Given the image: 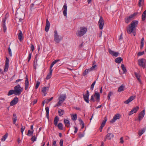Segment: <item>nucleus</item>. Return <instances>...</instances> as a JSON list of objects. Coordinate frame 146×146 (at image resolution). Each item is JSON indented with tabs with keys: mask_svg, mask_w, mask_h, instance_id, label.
<instances>
[{
	"mask_svg": "<svg viewBox=\"0 0 146 146\" xmlns=\"http://www.w3.org/2000/svg\"><path fill=\"white\" fill-rule=\"evenodd\" d=\"M138 23V21H137L135 20L132 21L131 24L128 26L127 28V33L130 34L132 33L133 35L134 36H135L136 33L135 31Z\"/></svg>",
	"mask_w": 146,
	"mask_h": 146,
	"instance_id": "obj_1",
	"label": "nucleus"
},
{
	"mask_svg": "<svg viewBox=\"0 0 146 146\" xmlns=\"http://www.w3.org/2000/svg\"><path fill=\"white\" fill-rule=\"evenodd\" d=\"M87 31V29L84 27H81L80 30L76 33V35L79 36H81L85 34Z\"/></svg>",
	"mask_w": 146,
	"mask_h": 146,
	"instance_id": "obj_2",
	"label": "nucleus"
},
{
	"mask_svg": "<svg viewBox=\"0 0 146 146\" xmlns=\"http://www.w3.org/2000/svg\"><path fill=\"white\" fill-rule=\"evenodd\" d=\"M14 89L15 94V95H19L23 90V89L19 84L14 87Z\"/></svg>",
	"mask_w": 146,
	"mask_h": 146,
	"instance_id": "obj_3",
	"label": "nucleus"
},
{
	"mask_svg": "<svg viewBox=\"0 0 146 146\" xmlns=\"http://www.w3.org/2000/svg\"><path fill=\"white\" fill-rule=\"evenodd\" d=\"M94 97L96 98V101L97 102H99L100 99V94L99 93H98L97 91H96L95 92L94 95H93L91 96L90 101L94 102L95 100L94 98Z\"/></svg>",
	"mask_w": 146,
	"mask_h": 146,
	"instance_id": "obj_4",
	"label": "nucleus"
},
{
	"mask_svg": "<svg viewBox=\"0 0 146 146\" xmlns=\"http://www.w3.org/2000/svg\"><path fill=\"white\" fill-rule=\"evenodd\" d=\"M54 40L57 43H59L61 40L62 38L57 33L56 31H54Z\"/></svg>",
	"mask_w": 146,
	"mask_h": 146,
	"instance_id": "obj_5",
	"label": "nucleus"
},
{
	"mask_svg": "<svg viewBox=\"0 0 146 146\" xmlns=\"http://www.w3.org/2000/svg\"><path fill=\"white\" fill-rule=\"evenodd\" d=\"M137 14V13H135L129 16L126 17L125 19V22L127 23H128L132 20L133 17Z\"/></svg>",
	"mask_w": 146,
	"mask_h": 146,
	"instance_id": "obj_6",
	"label": "nucleus"
},
{
	"mask_svg": "<svg viewBox=\"0 0 146 146\" xmlns=\"http://www.w3.org/2000/svg\"><path fill=\"white\" fill-rule=\"evenodd\" d=\"M138 62L139 66L143 68H145L146 60L144 58H142L139 59L138 60Z\"/></svg>",
	"mask_w": 146,
	"mask_h": 146,
	"instance_id": "obj_7",
	"label": "nucleus"
},
{
	"mask_svg": "<svg viewBox=\"0 0 146 146\" xmlns=\"http://www.w3.org/2000/svg\"><path fill=\"white\" fill-rule=\"evenodd\" d=\"M121 117V115L119 113H117L113 116L112 119L110 121L111 123H113L117 119H119Z\"/></svg>",
	"mask_w": 146,
	"mask_h": 146,
	"instance_id": "obj_8",
	"label": "nucleus"
},
{
	"mask_svg": "<svg viewBox=\"0 0 146 146\" xmlns=\"http://www.w3.org/2000/svg\"><path fill=\"white\" fill-rule=\"evenodd\" d=\"M99 28L100 29H102L103 28L104 25V20L102 17H100V19L98 22Z\"/></svg>",
	"mask_w": 146,
	"mask_h": 146,
	"instance_id": "obj_9",
	"label": "nucleus"
},
{
	"mask_svg": "<svg viewBox=\"0 0 146 146\" xmlns=\"http://www.w3.org/2000/svg\"><path fill=\"white\" fill-rule=\"evenodd\" d=\"M89 93L88 91L87 90L86 93V94H83V98L86 102L87 103H89Z\"/></svg>",
	"mask_w": 146,
	"mask_h": 146,
	"instance_id": "obj_10",
	"label": "nucleus"
},
{
	"mask_svg": "<svg viewBox=\"0 0 146 146\" xmlns=\"http://www.w3.org/2000/svg\"><path fill=\"white\" fill-rule=\"evenodd\" d=\"M9 60L8 58L6 57V60L5 61V67H4V71L5 72H6L8 70L9 67Z\"/></svg>",
	"mask_w": 146,
	"mask_h": 146,
	"instance_id": "obj_11",
	"label": "nucleus"
},
{
	"mask_svg": "<svg viewBox=\"0 0 146 146\" xmlns=\"http://www.w3.org/2000/svg\"><path fill=\"white\" fill-rule=\"evenodd\" d=\"M108 51L109 53L113 56L116 57L119 54V53L118 52H115L114 51L112 50L110 48L108 49Z\"/></svg>",
	"mask_w": 146,
	"mask_h": 146,
	"instance_id": "obj_12",
	"label": "nucleus"
},
{
	"mask_svg": "<svg viewBox=\"0 0 146 146\" xmlns=\"http://www.w3.org/2000/svg\"><path fill=\"white\" fill-rule=\"evenodd\" d=\"M139 109L138 106H136L132 110L130 111L129 113V115H130L134 113H136Z\"/></svg>",
	"mask_w": 146,
	"mask_h": 146,
	"instance_id": "obj_13",
	"label": "nucleus"
},
{
	"mask_svg": "<svg viewBox=\"0 0 146 146\" xmlns=\"http://www.w3.org/2000/svg\"><path fill=\"white\" fill-rule=\"evenodd\" d=\"M18 101V98L17 97H15L10 102V106H13L16 104L17 103Z\"/></svg>",
	"mask_w": 146,
	"mask_h": 146,
	"instance_id": "obj_14",
	"label": "nucleus"
},
{
	"mask_svg": "<svg viewBox=\"0 0 146 146\" xmlns=\"http://www.w3.org/2000/svg\"><path fill=\"white\" fill-rule=\"evenodd\" d=\"M145 110H144L139 114L138 118L139 121L141 120L145 114Z\"/></svg>",
	"mask_w": 146,
	"mask_h": 146,
	"instance_id": "obj_15",
	"label": "nucleus"
},
{
	"mask_svg": "<svg viewBox=\"0 0 146 146\" xmlns=\"http://www.w3.org/2000/svg\"><path fill=\"white\" fill-rule=\"evenodd\" d=\"M135 96H130L129 98L127 100L124 102V103L125 104H128L130 102L133 101L134 99H135Z\"/></svg>",
	"mask_w": 146,
	"mask_h": 146,
	"instance_id": "obj_16",
	"label": "nucleus"
},
{
	"mask_svg": "<svg viewBox=\"0 0 146 146\" xmlns=\"http://www.w3.org/2000/svg\"><path fill=\"white\" fill-rule=\"evenodd\" d=\"M6 18L3 19L2 20V27L3 28V30H4V32H5L6 29H7V28L6 27L5 25V21L6 20Z\"/></svg>",
	"mask_w": 146,
	"mask_h": 146,
	"instance_id": "obj_17",
	"label": "nucleus"
},
{
	"mask_svg": "<svg viewBox=\"0 0 146 146\" xmlns=\"http://www.w3.org/2000/svg\"><path fill=\"white\" fill-rule=\"evenodd\" d=\"M49 87V86H48L44 87L42 88V91L44 94V96H45L46 94V92L48 91Z\"/></svg>",
	"mask_w": 146,
	"mask_h": 146,
	"instance_id": "obj_18",
	"label": "nucleus"
},
{
	"mask_svg": "<svg viewBox=\"0 0 146 146\" xmlns=\"http://www.w3.org/2000/svg\"><path fill=\"white\" fill-rule=\"evenodd\" d=\"M25 89L26 90L28 88L29 85V82L27 76H26L25 78Z\"/></svg>",
	"mask_w": 146,
	"mask_h": 146,
	"instance_id": "obj_19",
	"label": "nucleus"
},
{
	"mask_svg": "<svg viewBox=\"0 0 146 146\" xmlns=\"http://www.w3.org/2000/svg\"><path fill=\"white\" fill-rule=\"evenodd\" d=\"M63 8L64 9L63 11V14L64 16H66L67 15V7L66 4H64L63 7Z\"/></svg>",
	"mask_w": 146,
	"mask_h": 146,
	"instance_id": "obj_20",
	"label": "nucleus"
},
{
	"mask_svg": "<svg viewBox=\"0 0 146 146\" xmlns=\"http://www.w3.org/2000/svg\"><path fill=\"white\" fill-rule=\"evenodd\" d=\"M19 33L18 35V38L20 41H21L23 39V34L22 31L21 30H19Z\"/></svg>",
	"mask_w": 146,
	"mask_h": 146,
	"instance_id": "obj_21",
	"label": "nucleus"
},
{
	"mask_svg": "<svg viewBox=\"0 0 146 146\" xmlns=\"http://www.w3.org/2000/svg\"><path fill=\"white\" fill-rule=\"evenodd\" d=\"M113 137L114 135L113 134L109 133L106 135V138L110 140L111 139V138H113Z\"/></svg>",
	"mask_w": 146,
	"mask_h": 146,
	"instance_id": "obj_22",
	"label": "nucleus"
},
{
	"mask_svg": "<svg viewBox=\"0 0 146 146\" xmlns=\"http://www.w3.org/2000/svg\"><path fill=\"white\" fill-rule=\"evenodd\" d=\"M66 98V96L65 95H62L60 96L58 98L59 100H61L63 102L65 100Z\"/></svg>",
	"mask_w": 146,
	"mask_h": 146,
	"instance_id": "obj_23",
	"label": "nucleus"
},
{
	"mask_svg": "<svg viewBox=\"0 0 146 146\" xmlns=\"http://www.w3.org/2000/svg\"><path fill=\"white\" fill-rule=\"evenodd\" d=\"M146 129V127L143 128L142 130H139L138 133L139 136H141L143 133Z\"/></svg>",
	"mask_w": 146,
	"mask_h": 146,
	"instance_id": "obj_24",
	"label": "nucleus"
},
{
	"mask_svg": "<svg viewBox=\"0 0 146 146\" xmlns=\"http://www.w3.org/2000/svg\"><path fill=\"white\" fill-rule=\"evenodd\" d=\"M64 122L65 124V126L67 127H69L70 126V123L68 119H64Z\"/></svg>",
	"mask_w": 146,
	"mask_h": 146,
	"instance_id": "obj_25",
	"label": "nucleus"
},
{
	"mask_svg": "<svg viewBox=\"0 0 146 146\" xmlns=\"http://www.w3.org/2000/svg\"><path fill=\"white\" fill-rule=\"evenodd\" d=\"M122 60L123 59L121 57H119L115 59V62L117 63H120Z\"/></svg>",
	"mask_w": 146,
	"mask_h": 146,
	"instance_id": "obj_26",
	"label": "nucleus"
},
{
	"mask_svg": "<svg viewBox=\"0 0 146 146\" xmlns=\"http://www.w3.org/2000/svg\"><path fill=\"white\" fill-rule=\"evenodd\" d=\"M58 112L59 114V115L60 116H61L64 114V112L63 110L59 109L58 110Z\"/></svg>",
	"mask_w": 146,
	"mask_h": 146,
	"instance_id": "obj_27",
	"label": "nucleus"
},
{
	"mask_svg": "<svg viewBox=\"0 0 146 146\" xmlns=\"http://www.w3.org/2000/svg\"><path fill=\"white\" fill-rule=\"evenodd\" d=\"M59 120V119L57 116L55 117L54 120V124L55 126L57 125V123Z\"/></svg>",
	"mask_w": 146,
	"mask_h": 146,
	"instance_id": "obj_28",
	"label": "nucleus"
},
{
	"mask_svg": "<svg viewBox=\"0 0 146 146\" xmlns=\"http://www.w3.org/2000/svg\"><path fill=\"white\" fill-rule=\"evenodd\" d=\"M45 110L46 113V117L48 119H49V108L48 107H46L45 108Z\"/></svg>",
	"mask_w": 146,
	"mask_h": 146,
	"instance_id": "obj_29",
	"label": "nucleus"
},
{
	"mask_svg": "<svg viewBox=\"0 0 146 146\" xmlns=\"http://www.w3.org/2000/svg\"><path fill=\"white\" fill-rule=\"evenodd\" d=\"M124 86L123 85H121L120 86H119L118 90V92H121L122 91L124 90Z\"/></svg>",
	"mask_w": 146,
	"mask_h": 146,
	"instance_id": "obj_30",
	"label": "nucleus"
},
{
	"mask_svg": "<svg viewBox=\"0 0 146 146\" xmlns=\"http://www.w3.org/2000/svg\"><path fill=\"white\" fill-rule=\"evenodd\" d=\"M146 18V10L143 13L142 16V19L143 21H144Z\"/></svg>",
	"mask_w": 146,
	"mask_h": 146,
	"instance_id": "obj_31",
	"label": "nucleus"
},
{
	"mask_svg": "<svg viewBox=\"0 0 146 146\" xmlns=\"http://www.w3.org/2000/svg\"><path fill=\"white\" fill-rule=\"evenodd\" d=\"M8 136V133H6V134L3 136L2 138L1 139V140L3 141H5L7 137Z\"/></svg>",
	"mask_w": 146,
	"mask_h": 146,
	"instance_id": "obj_32",
	"label": "nucleus"
},
{
	"mask_svg": "<svg viewBox=\"0 0 146 146\" xmlns=\"http://www.w3.org/2000/svg\"><path fill=\"white\" fill-rule=\"evenodd\" d=\"M121 67L123 71V73H125L127 72L126 68L125 67L123 64H121Z\"/></svg>",
	"mask_w": 146,
	"mask_h": 146,
	"instance_id": "obj_33",
	"label": "nucleus"
},
{
	"mask_svg": "<svg viewBox=\"0 0 146 146\" xmlns=\"http://www.w3.org/2000/svg\"><path fill=\"white\" fill-rule=\"evenodd\" d=\"M90 71L89 69H86L83 74V76H85L87 75Z\"/></svg>",
	"mask_w": 146,
	"mask_h": 146,
	"instance_id": "obj_34",
	"label": "nucleus"
},
{
	"mask_svg": "<svg viewBox=\"0 0 146 146\" xmlns=\"http://www.w3.org/2000/svg\"><path fill=\"white\" fill-rule=\"evenodd\" d=\"M107 121V118L106 117H105L104 118V120L103 121V122L102 123L101 126L102 127H104L105 124V123Z\"/></svg>",
	"mask_w": 146,
	"mask_h": 146,
	"instance_id": "obj_35",
	"label": "nucleus"
},
{
	"mask_svg": "<svg viewBox=\"0 0 146 146\" xmlns=\"http://www.w3.org/2000/svg\"><path fill=\"white\" fill-rule=\"evenodd\" d=\"M15 92L14 90H11L9 91L8 92L7 95L8 96H11L13 94H15Z\"/></svg>",
	"mask_w": 146,
	"mask_h": 146,
	"instance_id": "obj_36",
	"label": "nucleus"
},
{
	"mask_svg": "<svg viewBox=\"0 0 146 146\" xmlns=\"http://www.w3.org/2000/svg\"><path fill=\"white\" fill-rule=\"evenodd\" d=\"M135 75L139 81L140 82L141 80L139 74L136 72H135Z\"/></svg>",
	"mask_w": 146,
	"mask_h": 146,
	"instance_id": "obj_37",
	"label": "nucleus"
},
{
	"mask_svg": "<svg viewBox=\"0 0 146 146\" xmlns=\"http://www.w3.org/2000/svg\"><path fill=\"white\" fill-rule=\"evenodd\" d=\"M72 119V120L75 121L76 120L77 118V115L76 114H75L71 116Z\"/></svg>",
	"mask_w": 146,
	"mask_h": 146,
	"instance_id": "obj_38",
	"label": "nucleus"
},
{
	"mask_svg": "<svg viewBox=\"0 0 146 146\" xmlns=\"http://www.w3.org/2000/svg\"><path fill=\"white\" fill-rule=\"evenodd\" d=\"M63 102H62L61 100H59V101L54 106V107H55L56 106H61Z\"/></svg>",
	"mask_w": 146,
	"mask_h": 146,
	"instance_id": "obj_39",
	"label": "nucleus"
},
{
	"mask_svg": "<svg viewBox=\"0 0 146 146\" xmlns=\"http://www.w3.org/2000/svg\"><path fill=\"white\" fill-rule=\"evenodd\" d=\"M52 72H51L50 71L49 73L48 74L46 78V79L48 80L51 78L52 75Z\"/></svg>",
	"mask_w": 146,
	"mask_h": 146,
	"instance_id": "obj_40",
	"label": "nucleus"
},
{
	"mask_svg": "<svg viewBox=\"0 0 146 146\" xmlns=\"http://www.w3.org/2000/svg\"><path fill=\"white\" fill-rule=\"evenodd\" d=\"M96 67H97V66L96 65H94V64H93L92 66L90 68H89L90 70L91 71L92 70H94L95 68Z\"/></svg>",
	"mask_w": 146,
	"mask_h": 146,
	"instance_id": "obj_41",
	"label": "nucleus"
},
{
	"mask_svg": "<svg viewBox=\"0 0 146 146\" xmlns=\"http://www.w3.org/2000/svg\"><path fill=\"white\" fill-rule=\"evenodd\" d=\"M58 126L59 129L60 130H62L63 129V125L62 123H59L58 125Z\"/></svg>",
	"mask_w": 146,
	"mask_h": 146,
	"instance_id": "obj_42",
	"label": "nucleus"
},
{
	"mask_svg": "<svg viewBox=\"0 0 146 146\" xmlns=\"http://www.w3.org/2000/svg\"><path fill=\"white\" fill-rule=\"evenodd\" d=\"M33 133V131H31L30 130H29L28 131L27 135L29 136H31L32 135Z\"/></svg>",
	"mask_w": 146,
	"mask_h": 146,
	"instance_id": "obj_43",
	"label": "nucleus"
},
{
	"mask_svg": "<svg viewBox=\"0 0 146 146\" xmlns=\"http://www.w3.org/2000/svg\"><path fill=\"white\" fill-rule=\"evenodd\" d=\"M113 94V93L112 92H109L108 96V100H109L110 99V97Z\"/></svg>",
	"mask_w": 146,
	"mask_h": 146,
	"instance_id": "obj_44",
	"label": "nucleus"
},
{
	"mask_svg": "<svg viewBox=\"0 0 146 146\" xmlns=\"http://www.w3.org/2000/svg\"><path fill=\"white\" fill-rule=\"evenodd\" d=\"M53 99V97H52L51 98H50L46 100H44V102H45V103L48 104L49 102L51 101L52 99Z\"/></svg>",
	"mask_w": 146,
	"mask_h": 146,
	"instance_id": "obj_45",
	"label": "nucleus"
},
{
	"mask_svg": "<svg viewBox=\"0 0 146 146\" xmlns=\"http://www.w3.org/2000/svg\"><path fill=\"white\" fill-rule=\"evenodd\" d=\"M143 3V0H139L138 5L140 7Z\"/></svg>",
	"mask_w": 146,
	"mask_h": 146,
	"instance_id": "obj_46",
	"label": "nucleus"
},
{
	"mask_svg": "<svg viewBox=\"0 0 146 146\" xmlns=\"http://www.w3.org/2000/svg\"><path fill=\"white\" fill-rule=\"evenodd\" d=\"M96 82L95 81L91 85V88H90V89L91 90H93V88H94V85L95 84Z\"/></svg>",
	"mask_w": 146,
	"mask_h": 146,
	"instance_id": "obj_47",
	"label": "nucleus"
},
{
	"mask_svg": "<svg viewBox=\"0 0 146 146\" xmlns=\"http://www.w3.org/2000/svg\"><path fill=\"white\" fill-rule=\"evenodd\" d=\"M17 22H22L23 19L21 18H18L17 17L15 19Z\"/></svg>",
	"mask_w": 146,
	"mask_h": 146,
	"instance_id": "obj_48",
	"label": "nucleus"
},
{
	"mask_svg": "<svg viewBox=\"0 0 146 146\" xmlns=\"http://www.w3.org/2000/svg\"><path fill=\"white\" fill-rule=\"evenodd\" d=\"M25 129V126H22L21 128V132L22 133V134L23 136V132Z\"/></svg>",
	"mask_w": 146,
	"mask_h": 146,
	"instance_id": "obj_49",
	"label": "nucleus"
},
{
	"mask_svg": "<svg viewBox=\"0 0 146 146\" xmlns=\"http://www.w3.org/2000/svg\"><path fill=\"white\" fill-rule=\"evenodd\" d=\"M36 139V137H35V136H33L32 138L31 139V140L33 142L35 141Z\"/></svg>",
	"mask_w": 146,
	"mask_h": 146,
	"instance_id": "obj_50",
	"label": "nucleus"
},
{
	"mask_svg": "<svg viewBox=\"0 0 146 146\" xmlns=\"http://www.w3.org/2000/svg\"><path fill=\"white\" fill-rule=\"evenodd\" d=\"M144 53V51H143L141 52H139L137 54V56H140L143 55Z\"/></svg>",
	"mask_w": 146,
	"mask_h": 146,
	"instance_id": "obj_51",
	"label": "nucleus"
},
{
	"mask_svg": "<svg viewBox=\"0 0 146 146\" xmlns=\"http://www.w3.org/2000/svg\"><path fill=\"white\" fill-rule=\"evenodd\" d=\"M8 52H9V55L11 56H12V54L11 50L10 47H9L8 48Z\"/></svg>",
	"mask_w": 146,
	"mask_h": 146,
	"instance_id": "obj_52",
	"label": "nucleus"
},
{
	"mask_svg": "<svg viewBox=\"0 0 146 146\" xmlns=\"http://www.w3.org/2000/svg\"><path fill=\"white\" fill-rule=\"evenodd\" d=\"M31 48L32 52L35 49L34 46L32 43L31 44Z\"/></svg>",
	"mask_w": 146,
	"mask_h": 146,
	"instance_id": "obj_53",
	"label": "nucleus"
},
{
	"mask_svg": "<svg viewBox=\"0 0 146 146\" xmlns=\"http://www.w3.org/2000/svg\"><path fill=\"white\" fill-rule=\"evenodd\" d=\"M40 82H39L37 81L36 82V86H35V88L36 89H37L38 88V87L40 84Z\"/></svg>",
	"mask_w": 146,
	"mask_h": 146,
	"instance_id": "obj_54",
	"label": "nucleus"
},
{
	"mask_svg": "<svg viewBox=\"0 0 146 146\" xmlns=\"http://www.w3.org/2000/svg\"><path fill=\"white\" fill-rule=\"evenodd\" d=\"M46 26H47L49 27L50 26V23L48 21V19L46 20Z\"/></svg>",
	"mask_w": 146,
	"mask_h": 146,
	"instance_id": "obj_55",
	"label": "nucleus"
},
{
	"mask_svg": "<svg viewBox=\"0 0 146 146\" xmlns=\"http://www.w3.org/2000/svg\"><path fill=\"white\" fill-rule=\"evenodd\" d=\"M60 61L59 59L56 60H54L52 63V64L53 65H54L57 62L59 61Z\"/></svg>",
	"mask_w": 146,
	"mask_h": 146,
	"instance_id": "obj_56",
	"label": "nucleus"
},
{
	"mask_svg": "<svg viewBox=\"0 0 146 146\" xmlns=\"http://www.w3.org/2000/svg\"><path fill=\"white\" fill-rule=\"evenodd\" d=\"M53 66H54V65L52 64H51V65L50 67V72H52L53 69H52V68Z\"/></svg>",
	"mask_w": 146,
	"mask_h": 146,
	"instance_id": "obj_57",
	"label": "nucleus"
},
{
	"mask_svg": "<svg viewBox=\"0 0 146 146\" xmlns=\"http://www.w3.org/2000/svg\"><path fill=\"white\" fill-rule=\"evenodd\" d=\"M49 28H50V27H49L47 26H46L45 28V31L46 32H47L49 30Z\"/></svg>",
	"mask_w": 146,
	"mask_h": 146,
	"instance_id": "obj_58",
	"label": "nucleus"
},
{
	"mask_svg": "<svg viewBox=\"0 0 146 146\" xmlns=\"http://www.w3.org/2000/svg\"><path fill=\"white\" fill-rule=\"evenodd\" d=\"M144 44V38H142L141 41V44Z\"/></svg>",
	"mask_w": 146,
	"mask_h": 146,
	"instance_id": "obj_59",
	"label": "nucleus"
},
{
	"mask_svg": "<svg viewBox=\"0 0 146 146\" xmlns=\"http://www.w3.org/2000/svg\"><path fill=\"white\" fill-rule=\"evenodd\" d=\"M63 140L62 139L60 140L59 143L60 146H63Z\"/></svg>",
	"mask_w": 146,
	"mask_h": 146,
	"instance_id": "obj_60",
	"label": "nucleus"
},
{
	"mask_svg": "<svg viewBox=\"0 0 146 146\" xmlns=\"http://www.w3.org/2000/svg\"><path fill=\"white\" fill-rule=\"evenodd\" d=\"M31 53H30L29 54V55L28 62H29V61L31 59Z\"/></svg>",
	"mask_w": 146,
	"mask_h": 146,
	"instance_id": "obj_61",
	"label": "nucleus"
},
{
	"mask_svg": "<svg viewBox=\"0 0 146 146\" xmlns=\"http://www.w3.org/2000/svg\"><path fill=\"white\" fill-rule=\"evenodd\" d=\"M120 143H123L124 142V141L123 140V137H121L120 138Z\"/></svg>",
	"mask_w": 146,
	"mask_h": 146,
	"instance_id": "obj_62",
	"label": "nucleus"
},
{
	"mask_svg": "<svg viewBox=\"0 0 146 146\" xmlns=\"http://www.w3.org/2000/svg\"><path fill=\"white\" fill-rule=\"evenodd\" d=\"M56 142L55 141H54L53 142V144L52 145V146H56Z\"/></svg>",
	"mask_w": 146,
	"mask_h": 146,
	"instance_id": "obj_63",
	"label": "nucleus"
},
{
	"mask_svg": "<svg viewBox=\"0 0 146 146\" xmlns=\"http://www.w3.org/2000/svg\"><path fill=\"white\" fill-rule=\"evenodd\" d=\"M13 124H15V123L17 121V118H13Z\"/></svg>",
	"mask_w": 146,
	"mask_h": 146,
	"instance_id": "obj_64",
	"label": "nucleus"
}]
</instances>
